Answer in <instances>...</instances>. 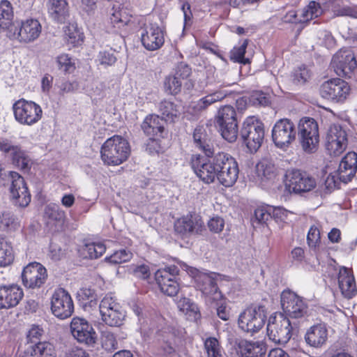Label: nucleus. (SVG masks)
I'll use <instances>...</instances> for the list:
<instances>
[{
  "label": "nucleus",
  "mask_w": 357,
  "mask_h": 357,
  "mask_svg": "<svg viewBox=\"0 0 357 357\" xmlns=\"http://www.w3.org/2000/svg\"><path fill=\"white\" fill-rule=\"evenodd\" d=\"M222 137L229 142H234L236 140L238 133L237 123H226L215 124Z\"/></svg>",
  "instance_id": "49530a36"
},
{
  "label": "nucleus",
  "mask_w": 357,
  "mask_h": 357,
  "mask_svg": "<svg viewBox=\"0 0 357 357\" xmlns=\"http://www.w3.org/2000/svg\"><path fill=\"white\" fill-rule=\"evenodd\" d=\"M197 157L192 162V167L196 175L204 183H211L218 181V169L220 167L221 152L214 153L211 156Z\"/></svg>",
  "instance_id": "39448f33"
},
{
  "label": "nucleus",
  "mask_w": 357,
  "mask_h": 357,
  "mask_svg": "<svg viewBox=\"0 0 357 357\" xmlns=\"http://www.w3.org/2000/svg\"><path fill=\"white\" fill-rule=\"evenodd\" d=\"M141 41L149 51L160 49L165 43V28L157 22L148 23L142 31Z\"/></svg>",
  "instance_id": "a211bd4d"
},
{
  "label": "nucleus",
  "mask_w": 357,
  "mask_h": 357,
  "mask_svg": "<svg viewBox=\"0 0 357 357\" xmlns=\"http://www.w3.org/2000/svg\"><path fill=\"white\" fill-rule=\"evenodd\" d=\"M178 273V269L176 266H169L155 272V278L162 293L169 296L178 294L179 285L176 280Z\"/></svg>",
  "instance_id": "6ab92c4d"
},
{
  "label": "nucleus",
  "mask_w": 357,
  "mask_h": 357,
  "mask_svg": "<svg viewBox=\"0 0 357 357\" xmlns=\"http://www.w3.org/2000/svg\"><path fill=\"white\" fill-rule=\"evenodd\" d=\"M20 227L17 218L9 211L0 213V229L2 231H15Z\"/></svg>",
  "instance_id": "37998d69"
},
{
  "label": "nucleus",
  "mask_w": 357,
  "mask_h": 357,
  "mask_svg": "<svg viewBox=\"0 0 357 357\" xmlns=\"http://www.w3.org/2000/svg\"><path fill=\"white\" fill-rule=\"evenodd\" d=\"M51 310L60 319L70 317L74 312V303L71 296L63 288L56 289L51 296Z\"/></svg>",
  "instance_id": "ddd939ff"
},
{
  "label": "nucleus",
  "mask_w": 357,
  "mask_h": 357,
  "mask_svg": "<svg viewBox=\"0 0 357 357\" xmlns=\"http://www.w3.org/2000/svg\"><path fill=\"white\" fill-rule=\"evenodd\" d=\"M48 13L53 20L63 23L68 16V5L66 0H49Z\"/></svg>",
  "instance_id": "f704fd0d"
},
{
  "label": "nucleus",
  "mask_w": 357,
  "mask_h": 357,
  "mask_svg": "<svg viewBox=\"0 0 357 357\" xmlns=\"http://www.w3.org/2000/svg\"><path fill=\"white\" fill-rule=\"evenodd\" d=\"M102 346L107 351L116 349L117 341L114 335L110 332H105L102 335Z\"/></svg>",
  "instance_id": "e2e57ef3"
},
{
  "label": "nucleus",
  "mask_w": 357,
  "mask_h": 357,
  "mask_svg": "<svg viewBox=\"0 0 357 357\" xmlns=\"http://www.w3.org/2000/svg\"><path fill=\"white\" fill-rule=\"evenodd\" d=\"M230 93L227 90H218L211 93L198 100L192 102L188 108V112L195 116L199 115L210 105L221 101Z\"/></svg>",
  "instance_id": "a878e982"
},
{
  "label": "nucleus",
  "mask_w": 357,
  "mask_h": 357,
  "mask_svg": "<svg viewBox=\"0 0 357 357\" xmlns=\"http://www.w3.org/2000/svg\"><path fill=\"white\" fill-rule=\"evenodd\" d=\"M20 357H56V352L52 344L43 341L28 346Z\"/></svg>",
  "instance_id": "2f4dec72"
},
{
  "label": "nucleus",
  "mask_w": 357,
  "mask_h": 357,
  "mask_svg": "<svg viewBox=\"0 0 357 357\" xmlns=\"http://www.w3.org/2000/svg\"><path fill=\"white\" fill-rule=\"evenodd\" d=\"M271 211H273L272 206L269 205L256 208L255 211V218L252 220L253 223L264 224L272 219Z\"/></svg>",
  "instance_id": "6e6d98bb"
},
{
  "label": "nucleus",
  "mask_w": 357,
  "mask_h": 357,
  "mask_svg": "<svg viewBox=\"0 0 357 357\" xmlns=\"http://www.w3.org/2000/svg\"><path fill=\"white\" fill-rule=\"evenodd\" d=\"M238 347L241 357H264L266 353L265 344L262 341L241 340Z\"/></svg>",
  "instance_id": "72a5a7b5"
},
{
  "label": "nucleus",
  "mask_w": 357,
  "mask_h": 357,
  "mask_svg": "<svg viewBox=\"0 0 357 357\" xmlns=\"http://www.w3.org/2000/svg\"><path fill=\"white\" fill-rule=\"evenodd\" d=\"M350 86L340 78H333L324 82L319 88L320 96L329 101L343 102L349 96Z\"/></svg>",
  "instance_id": "1a4fd4ad"
},
{
  "label": "nucleus",
  "mask_w": 357,
  "mask_h": 357,
  "mask_svg": "<svg viewBox=\"0 0 357 357\" xmlns=\"http://www.w3.org/2000/svg\"><path fill=\"white\" fill-rule=\"evenodd\" d=\"M106 250L102 243H85L78 248V254L83 259H97Z\"/></svg>",
  "instance_id": "c9c22d12"
},
{
  "label": "nucleus",
  "mask_w": 357,
  "mask_h": 357,
  "mask_svg": "<svg viewBox=\"0 0 357 357\" xmlns=\"http://www.w3.org/2000/svg\"><path fill=\"white\" fill-rule=\"evenodd\" d=\"M348 144L347 133L342 126L332 125L326 137V149L331 156H339L346 149Z\"/></svg>",
  "instance_id": "f3484780"
},
{
  "label": "nucleus",
  "mask_w": 357,
  "mask_h": 357,
  "mask_svg": "<svg viewBox=\"0 0 357 357\" xmlns=\"http://www.w3.org/2000/svg\"><path fill=\"white\" fill-rule=\"evenodd\" d=\"M121 307V306L116 302V298L112 294H107L101 300L99 305L100 316L109 312L114 308H119Z\"/></svg>",
  "instance_id": "5fc2aeb1"
},
{
  "label": "nucleus",
  "mask_w": 357,
  "mask_h": 357,
  "mask_svg": "<svg viewBox=\"0 0 357 357\" xmlns=\"http://www.w3.org/2000/svg\"><path fill=\"white\" fill-rule=\"evenodd\" d=\"M126 312L122 307L114 308L109 312L101 315L102 320L108 326L118 327L123 324Z\"/></svg>",
  "instance_id": "79ce46f5"
},
{
  "label": "nucleus",
  "mask_w": 357,
  "mask_h": 357,
  "mask_svg": "<svg viewBox=\"0 0 357 357\" xmlns=\"http://www.w3.org/2000/svg\"><path fill=\"white\" fill-rule=\"evenodd\" d=\"M56 61L59 69L66 73H73L75 68L73 59L67 54L58 56Z\"/></svg>",
  "instance_id": "13d9d810"
},
{
  "label": "nucleus",
  "mask_w": 357,
  "mask_h": 357,
  "mask_svg": "<svg viewBox=\"0 0 357 357\" xmlns=\"http://www.w3.org/2000/svg\"><path fill=\"white\" fill-rule=\"evenodd\" d=\"M296 323L284 317L282 312L271 316L267 324V335L270 340L278 344H284L289 342L292 335V331Z\"/></svg>",
  "instance_id": "f03ea898"
},
{
  "label": "nucleus",
  "mask_w": 357,
  "mask_h": 357,
  "mask_svg": "<svg viewBox=\"0 0 357 357\" xmlns=\"http://www.w3.org/2000/svg\"><path fill=\"white\" fill-rule=\"evenodd\" d=\"M331 65L338 76L350 77L357 68V60L352 50L341 49L333 55Z\"/></svg>",
  "instance_id": "2eb2a0df"
},
{
  "label": "nucleus",
  "mask_w": 357,
  "mask_h": 357,
  "mask_svg": "<svg viewBox=\"0 0 357 357\" xmlns=\"http://www.w3.org/2000/svg\"><path fill=\"white\" fill-rule=\"evenodd\" d=\"M43 330L41 328L38 326H32L26 335L28 342H30L31 344L38 343L40 342L39 340L43 336Z\"/></svg>",
  "instance_id": "69168bd1"
},
{
  "label": "nucleus",
  "mask_w": 357,
  "mask_h": 357,
  "mask_svg": "<svg viewBox=\"0 0 357 357\" xmlns=\"http://www.w3.org/2000/svg\"><path fill=\"white\" fill-rule=\"evenodd\" d=\"M132 257V253L126 249H121L114 252L109 257L105 258V261L110 264H117L128 261Z\"/></svg>",
  "instance_id": "864d4df0"
},
{
  "label": "nucleus",
  "mask_w": 357,
  "mask_h": 357,
  "mask_svg": "<svg viewBox=\"0 0 357 357\" xmlns=\"http://www.w3.org/2000/svg\"><path fill=\"white\" fill-rule=\"evenodd\" d=\"M286 188L289 192L301 194L312 190L317 185L314 178L298 169H291L286 174Z\"/></svg>",
  "instance_id": "4468645a"
},
{
  "label": "nucleus",
  "mask_w": 357,
  "mask_h": 357,
  "mask_svg": "<svg viewBox=\"0 0 357 357\" xmlns=\"http://www.w3.org/2000/svg\"><path fill=\"white\" fill-rule=\"evenodd\" d=\"M276 176L277 168L275 165L267 159H263L256 165L251 179L261 188H265L273 182Z\"/></svg>",
  "instance_id": "b1692460"
},
{
  "label": "nucleus",
  "mask_w": 357,
  "mask_h": 357,
  "mask_svg": "<svg viewBox=\"0 0 357 357\" xmlns=\"http://www.w3.org/2000/svg\"><path fill=\"white\" fill-rule=\"evenodd\" d=\"M298 137L303 150L307 153L317 151L319 141V127L317 121L310 117L302 118L298 125Z\"/></svg>",
  "instance_id": "20e7f679"
},
{
  "label": "nucleus",
  "mask_w": 357,
  "mask_h": 357,
  "mask_svg": "<svg viewBox=\"0 0 357 357\" xmlns=\"http://www.w3.org/2000/svg\"><path fill=\"white\" fill-rule=\"evenodd\" d=\"M296 130L294 123L288 119L276 121L272 129V139L274 144L281 149L289 147L296 139Z\"/></svg>",
  "instance_id": "f8f14e48"
},
{
  "label": "nucleus",
  "mask_w": 357,
  "mask_h": 357,
  "mask_svg": "<svg viewBox=\"0 0 357 357\" xmlns=\"http://www.w3.org/2000/svg\"><path fill=\"white\" fill-rule=\"evenodd\" d=\"M177 305L179 310L188 317V319L197 321L200 318V313L197 304L192 302L190 299L183 298L179 300Z\"/></svg>",
  "instance_id": "a19ab883"
},
{
  "label": "nucleus",
  "mask_w": 357,
  "mask_h": 357,
  "mask_svg": "<svg viewBox=\"0 0 357 357\" xmlns=\"http://www.w3.org/2000/svg\"><path fill=\"white\" fill-rule=\"evenodd\" d=\"M240 136L249 151L256 152L261 147L264 138V124L257 117L248 116L243 123Z\"/></svg>",
  "instance_id": "7ed1b4c3"
},
{
  "label": "nucleus",
  "mask_w": 357,
  "mask_h": 357,
  "mask_svg": "<svg viewBox=\"0 0 357 357\" xmlns=\"http://www.w3.org/2000/svg\"><path fill=\"white\" fill-rule=\"evenodd\" d=\"M357 170V154L349 152L341 160L338 172L341 181L347 183L351 180Z\"/></svg>",
  "instance_id": "7c9ffc66"
},
{
  "label": "nucleus",
  "mask_w": 357,
  "mask_h": 357,
  "mask_svg": "<svg viewBox=\"0 0 357 357\" xmlns=\"http://www.w3.org/2000/svg\"><path fill=\"white\" fill-rule=\"evenodd\" d=\"M224 226L225 221L219 216L213 217L208 222V227L210 231L214 233H219L222 231Z\"/></svg>",
  "instance_id": "774afa93"
},
{
  "label": "nucleus",
  "mask_w": 357,
  "mask_h": 357,
  "mask_svg": "<svg viewBox=\"0 0 357 357\" xmlns=\"http://www.w3.org/2000/svg\"><path fill=\"white\" fill-rule=\"evenodd\" d=\"M116 61V57L112 49L100 51L96 59L98 65L102 66L104 68L113 66Z\"/></svg>",
  "instance_id": "603ef678"
},
{
  "label": "nucleus",
  "mask_w": 357,
  "mask_h": 357,
  "mask_svg": "<svg viewBox=\"0 0 357 357\" xmlns=\"http://www.w3.org/2000/svg\"><path fill=\"white\" fill-rule=\"evenodd\" d=\"M141 126L144 132L150 137L149 141L153 144L156 142L152 139V137L161 134L164 130L162 119L155 114L147 116Z\"/></svg>",
  "instance_id": "473e14b6"
},
{
  "label": "nucleus",
  "mask_w": 357,
  "mask_h": 357,
  "mask_svg": "<svg viewBox=\"0 0 357 357\" xmlns=\"http://www.w3.org/2000/svg\"><path fill=\"white\" fill-rule=\"evenodd\" d=\"M328 328L323 322L310 326L305 335V340L307 345L314 347H321L327 341Z\"/></svg>",
  "instance_id": "c85d7f7f"
},
{
  "label": "nucleus",
  "mask_w": 357,
  "mask_h": 357,
  "mask_svg": "<svg viewBox=\"0 0 357 357\" xmlns=\"http://www.w3.org/2000/svg\"><path fill=\"white\" fill-rule=\"evenodd\" d=\"M128 141L120 135L108 138L100 149L102 162L108 166H118L126 161L130 155Z\"/></svg>",
  "instance_id": "f257e3e1"
},
{
  "label": "nucleus",
  "mask_w": 357,
  "mask_h": 357,
  "mask_svg": "<svg viewBox=\"0 0 357 357\" xmlns=\"http://www.w3.org/2000/svg\"><path fill=\"white\" fill-rule=\"evenodd\" d=\"M23 296V290L17 285L0 286V310L17 306Z\"/></svg>",
  "instance_id": "bb28decb"
},
{
  "label": "nucleus",
  "mask_w": 357,
  "mask_h": 357,
  "mask_svg": "<svg viewBox=\"0 0 357 357\" xmlns=\"http://www.w3.org/2000/svg\"><path fill=\"white\" fill-rule=\"evenodd\" d=\"M45 218L48 219L49 222H52L56 225H61L65 221L66 213L59 205L51 203L45 208Z\"/></svg>",
  "instance_id": "ea45409f"
},
{
  "label": "nucleus",
  "mask_w": 357,
  "mask_h": 357,
  "mask_svg": "<svg viewBox=\"0 0 357 357\" xmlns=\"http://www.w3.org/2000/svg\"><path fill=\"white\" fill-rule=\"evenodd\" d=\"M320 5L314 1H310L309 4L301 11L300 14L295 10L289 11L282 18V21L285 23H305L321 14Z\"/></svg>",
  "instance_id": "393cba45"
},
{
  "label": "nucleus",
  "mask_w": 357,
  "mask_h": 357,
  "mask_svg": "<svg viewBox=\"0 0 357 357\" xmlns=\"http://www.w3.org/2000/svg\"><path fill=\"white\" fill-rule=\"evenodd\" d=\"M307 242L310 248L317 249L321 243L320 230L318 224L310 227L307 235Z\"/></svg>",
  "instance_id": "4d7b16f0"
},
{
  "label": "nucleus",
  "mask_w": 357,
  "mask_h": 357,
  "mask_svg": "<svg viewBox=\"0 0 357 357\" xmlns=\"http://www.w3.org/2000/svg\"><path fill=\"white\" fill-rule=\"evenodd\" d=\"M220 167L218 169V181L225 187H231L237 181L238 167L236 161L229 154L221 152Z\"/></svg>",
  "instance_id": "aec40b11"
},
{
  "label": "nucleus",
  "mask_w": 357,
  "mask_h": 357,
  "mask_svg": "<svg viewBox=\"0 0 357 357\" xmlns=\"http://www.w3.org/2000/svg\"><path fill=\"white\" fill-rule=\"evenodd\" d=\"M11 37L22 43H30L35 41L40 35L42 26L36 19H26L17 22L10 29Z\"/></svg>",
  "instance_id": "9b49d317"
},
{
  "label": "nucleus",
  "mask_w": 357,
  "mask_h": 357,
  "mask_svg": "<svg viewBox=\"0 0 357 357\" xmlns=\"http://www.w3.org/2000/svg\"><path fill=\"white\" fill-rule=\"evenodd\" d=\"M204 226L202 220L196 215H188L178 219L174 224L176 232L187 236L200 232Z\"/></svg>",
  "instance_id": "cd10ccee"
},
{
  "label": "nucleus",
  "mask_w": 357,
  "mask_h": 357,
  "mask_svg": "<svg viewBox=\"0 0 357 357\" xmlns=\"http://www.w3.org/2000/svg\"><path fill=\"white\" fill-rule=\"evenodd\" d=\"M0 151L10 154L13 162L22 170L29 171L31 166V160L25 151L19 145L14 144L11 140L0 137Z\"/></svg>",
  "instance_id": "412c9836"
},
{
  "label": "nucleus",
  "mask_w": 357,
  "mask_h": 357,
  "mask_svg": "<svg viewBox=\"0 0 357 357\" xmlns=\"http://www.w3.org/2000/svg\"><path fill=\"white\" fill-rule=\"evenodd\" d=\"M226 123H237L235 109L230 105H225L220 108L215 118V124Z\"/></svg>",
  "instance_id": "09e8293b"
},
{
  "label": "nucleus",
  "mask_w": 357,
  "mask_h": 357,
  "mask_svg": "<svg viewBox=\"0 0 357 357\" xmlns=\"http://www.w3.org/2000/svg\"><path fill=\"white\" fill-rule=\"evenodd\" d=\"M13 17L11 3L7 0L0 2V30L5 29L10 24Z\"/></svg>",
  "instance_id": "a18cd8bd"
},
{
  "label": "nucleus",
  "mask_w": 357,
  "mask_h": 357,
  "mask_svg": "<svg viewBox=\"0 0 357 357\" xmlns=\"http://www.w3.org/2000/svg\"><path fill=\"white\" fill-rule=\"evenodd\" d=\"M218 277L215 273L198 272L195 275L196 287L202 293L205 301L208 304H213L222 298L216 282Z\"/></svg>",
  "instance_id": "9d476101"
},
{
  "label": "nucleus",
  "mask_w": 357,
  "mask_h": 357,
  "mask_svg": "<svg viewBox=\"0 0 357 357\" xmlns=\"http://www.w3.org/2000/svg\"><path fill=\"white\" fill-rule=\"evenodd\" d=\"M159 110L166 121H173L182 112L181 105L168 100H162L159 105Z\"/></svg>",
  "instance_id": "4c0bfd02"
},
{
  "label": "nucleus",
  "mask_w": 357,
  "mask_h": 357,
  "mask_svg": "<svg viewBox=\"0 0 357 357\" xmlns=\"http://www.w3.org/2000/svg\"><path fill=\"white\" fill-rule=\"evenodd\" d=\"M111 13L110 22L114 28L121 29L127 25L130 20L131 15L129 14L124 8H112Z\"/></svg>",
  "instance_id": "c03bdc74"
},
{
  "label": "nucleus",
  "mask_w": 357,
  "mask_h": 357,
  "mask_svg": "<svg viewBox=\"0 0 357 357\" xmlns=\"http://www.w3.org/2000/svg\"><path fill=\"white\" fill-rule=\"evenodd\" d=\"M250 102L255 106H265L269 103V99L263 92L256 91L252 94Z\"/></svg>",
  "instance_id": "338daca9"
},
{
  "label": "nucleus",
  "mask_w": 357,
  "mask_h": 357,
  "mask_svg": "<svg viewBox=\"0 0 357 357\" xmlns=\"http://www.w3.org/2000/svg\"><path fill=\"white\" fill-rule=\"evenodd\" d=\"M248 44V40L245 39L241 40L238 45L234 47L230 52L231 60L240 63H248L250 62L249 59L244 57Z\"/></svg>",
  "instance_id": "8fccbe9b"
},
{
  "label": "nucleus",
  "mask_w": 357,
  "mask_h": 357,
  "mask_svg": "<svg viewBox=\"0 0 357 357\" xmlns=\"http://www.w3.org/2000/svg\"><path fill=\"white\" fill-rule=\"evenodd\" d=\"M14 260L13 246L6 238L0 236V267H6Z\"/></svg>",
  "instance_id": "58836bf2"
},
{
  "label": "nucleus",
  "mask_w": 357,
  "mask_h": 357,
  "mask_svg": "<svg viewBox=\"0 0 357 357\" xmlns=\"http://www.w3.org/2000/svg\"><path fill=\"white\" fill-rule=\"evenodd\" d=\"M11 182L10 187V197L13 204L20 208L26 207L31 202V194L24 178L16 172L8 173Z\"/></svg>",
  "instance_id": "dca6fc26"
},
{
  "label": "nucleus",
  "mask_w": 357,
  "mask_h": 357,
  "mask_svg": "<svg viewBox=\"0 0 357 357\" xmlns=\"http://www.w3.org/2000/svg\"><path fill=\"white\" fill-rule=\"evenodd\" d=\"M266 318L264 306L250 307L240 314L238 324L242 331L255 333L264 326Z\"/></svg>",
  "instance_id": "6e6552de"
},
{
  "label": "nucleus",
  "mask_w": 357,
  "mask_h": 357,
  "mask_svg": "<svg viewBox=\"0 0 357 357\" xmlns=\"http://www.w3.org/2000/svg\"><path fill=\"white\" fill-rule=\"evenodd\" d=\"M181 79L175 75L167 77L165 81V88L170 94H177L181 91Z\"/></svg>",
  "instance_id": "052dcab7"
},
{
  "label": "nucleus",
  "mask_w": 357,
  "mask_h": 357,
  "mask_svg": "<svg viewBox=\"0 0 357 357\" xmlns=\"http://www.w3.org/2000/svg\"><path fill=\"white\" fill-rule=\"evenodd\" d=\"M47 276L46 268L38 262L29 264L22 273L23 284L31 289L40 287L45 283Z\"/></svg>",
  "instance_id": "4be33fe9"
},
{
  "label": "nucleus",
  "mask_w": 357,
  "mask_h": 357,
  "mask_svg": "<svg viewBox=\"0 0 357 357\" xmlns=\"http://www.w3.org/2000/svg\"><path fill=\"white\" fill-rule=\"evenodd\" d=\"M73 336L79 342L91 346L95 344L97 335L93 327L85 319L74 317L70 323Z\"/></svg>",
  "instance_id": "5701e85b"
},
{
  "label": "nucleus",
  "mask_w": 357,
  "mask_h": 357,
  "mask_svg": "<svg viewBox=\"0 0 357 357\" xmlns=\"http://www.w3.org/2000/svg\"><path fill=\"white\" fill-rule=\"evenodd\" d=\"M280 303L282 314L289 319L303 318L307 314V301L289 289H285L282 292Z\"/></svg>",
  "instance_id": "0eeeda50"
},
{
  "label": "nucleus",
  "mask_w": 357,
  "mask_h": 357,
  "mask_svg": "<svg viewBox=\"0 0 357 357\" xmlns=\"http://www.w3.org/2000/svg\"><path fill=\"white\" fill-rule=\"evenodd\" d=\"M311 72L309 68L302 65L295 68L291 73V80L296 85H303L310 78Z\"/></svg>",
  "instance_id": "3c124183"
},
{
  "label": "nucleus",
  "mask_w": 357,
  "mask_h": 357,
  "mask_svg": "<svg viewBox=\"0 0 357 357\" xmlns=\"http://www.w3.org/2000/svg\"><path fill=\"white\" fill-rule=\"evenodd\" d=\"M333 13L336 16H348L357 18V6L335 7L333 8Z\"/></svg>",
  "instance_id": "0e129e2a"
},
{
  "label": "nucleus",
  "mask_w": 357,
  "mask_h": 357,
  "mask_svg": "<svg viewBox=\"0 0 357 357\" xmlns=\"http://www.w3.org/2000/svg\"><path fill=\"white\" fill-rule=\"evenodd\" d=\"M338 284L342 294L347 298H351L357 293L354 276L351 269L341 267L338 274Z\"/></svg>",
  "instance_id": "c756f323"
},
{
  "label": "nucleus",
  "mask_w": 357,
  "mask_h": 357,
  "mask_svg": "<svg viewBox=\"0 0 357 357\" xmlns=\"http://www.w3.org/2000/svg\"><path fill=\"white\" fill-rule=\"evenodd\" d=\"M193 139L195 146L202 150L206 156L213 154L214 149L207 137L206 130L203 126H197L193 132Z\"/></svg>",
  "instance_id": "e433bc0d"
},
{
  "label": "nucleus",
  "mask_w": 357,
  "mask_h": 357,
  "mask_svg": "<svg viewBox=\"0 0 357 357\" xmlns=\"http://www.w3.org/2000/svg\"><path fill=\"white\" fill-rule=\"evenodd\" d=\"M77 298L84 303L88 302L91 305L92 302L96 300L95 291L90 287H84L80 288L77 293Z\"/></svg>",
  "instance_id": "680f3d73"
},
{
  "label": "nucleus",
  "mask_w": 357,
  "mask_h": 357,
  "mask_svg": "<svg viewBox=\"0 0 357 357\" xmlns=\"http://www.w3.org/2000/svg\"><path fill=\"white\" fill-rule=\"evenodd\" d=\"M204 349L207 357H223L224 349L215 337H209L204 340Z\"/></svg>",
  "instance_id": "de8ad7c7"
},
{
  "label": "nucleus",
  "mask_w": 357,
  "mask_h": 357,
  "mask_svg": "<svg viewBox=\"0 0 357 357\" xmlns=\"http://www.w3.org/2000/svg\"><path fill=\"white\" fill-rule=\"evenodd\" d=\"M15 119L20 124L31 126L42 119L43 109L36 102L24 98L17 100L13 105Z\"/></svg>",
  "instance_id": "423d86ee"
},
{
  "label": "nucleus",
  "mask_w": 357,
  "mask_h": 357,
  "mask_svg": "<svg viewBox=\"0 0 357 357\" xmlns=\"http://www.w3.org/2000/svg\"><path fill=\"white\" fill-rule=\"evenodd\" d=\"M158 340L162 342L161 345L163 354H169L174 351L172 346V340L174 338V334L172 333H167L165 331H159Z\"/></svg>",
  "instance_id": "bf43d9fd"
}]
</instances>
